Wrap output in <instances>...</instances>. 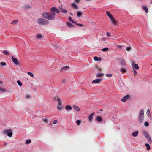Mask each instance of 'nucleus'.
<instances>
[{
	"label": "nucleus",
	"instance_id": "f257e3e1",
	"mask_svg": "<svg viewBox=\"0 0 152 152\" xmlns=\"http://www.w3.org/2000/svg\"><path fill=\"white\" fill-rule=\"evenodd\" d=\"M37 23L39 25H43L48 23V21L42 18H39L37 20Z\"/></svg>",
	"mask_w": 152,
	"mask_h": 152
},
{
	"label": "nucleus",
	"instance_id": "f03ea898",
	"mask_svg": "<svg viewBox=\"0 0 152 152\" xmlns=\"http://www.w3.org/2000/svg\"><path fill=\"white\" fill-rule=\"evenodd\" d=\"M144 111L142 109L141 110L139 113V121L140 123H142L144 120Z\"/></svg>",
	"mask_w": 152,
	"mask_h": 152
},
{
	"label": "nucleus",
	"instance_id": "7ed1b4c3",
	"mask_svg": "<svg viewBox=\"0 0 152 152\" xmlns=\"http://www.w3.org/2000/svg\"><path fill=\"white\" fill-rule=\"evenodd\" d=\"M56 13L53 12H49V15L48 20H53L55 19V16Z\"/></svg>",
	"mask_w": 152,
	"mask_h": 152
},
{
	"label": "nucleus",
	"instance_id": "20e7f679",
	"mask_svg": "<svg viewBox=\"0 0 152 152\" xmlns=\"http://www.w3.org/2000/svg\"><path fill=\"white\" fill-rule=\"evenodd\" d=\"M143 133L144 134L145 138L148 139L149 142L151 143H152V141L151 139V137L149 135L147 132L146 131H144L143 132Z\"/></svg>",
	"mask_w": 152,
	"mask_h": 152
},
{
	"label": "nucleus",
	"instance_id": "39448f33",
	"mask_svg": "<svg viewBox=\"0 0 152 152\" xmlns=\"http://www.w3.org/2000/svg\"><path fill=\"white\" fill-rule=\"evenodd\" d=\"M4 134H7V135L9 137L12 136L13 133L10 130H6L3 132Z\"/></svg>",
	"mask_w": 152,
	"mask_h": 152
},
{
	"label": "nucleus",
	"instance_id": "423d86ee",
	"mask_svg": "<svg viewBox=\"0 0 152 152\" xmlns=\"http://www.w3.org/2000/svg\"><path fill=\"white\" fill-rule=\"evenodd\" d=\"M120 64L122 66H126V64L125 62V61L123 58H121L119 60Z\"/></svg>",
	"mask_w": 152,
	"mask_h": 152
},
{
	"label": "nucleus",
	"instance_id": "0eeeda50",
	"mask_svg": "<svg viewBox=\"0 0 152 152\" xmlns=\"http://www.w3.org/2000/svg\"><path fill=\"white\" fill-rule=\"evenodd\" d=\"M11 58L13 62L15 65L20 64V63L18 62V60L16 58H14L13 56H11Z\"/></svg>",
	"mask_w": 152,
	"mask_h": 152
},
{
	"label": "nucleus",
	"instance_id": "6e6552de",
	"mask_svg": "<svg viewBox=\"0 0 152 152\" xmlns=\"http://www.w3.org/2000/svg\"><path fill=\"white\" fill-rule=\"evenodd\" d=\"M132 65L133 67V69L138 70L139 69L138 64H135L134 62H132Z\"/></svg>",
	"mask_w": 152,
	"mask_h": 152
},
{
	"label": "nucleus",
	"instance_id": "1a4fd4ad",
	"mask_svg": "<svg viewBox=\"0 0 152 152\" xmlns=\"http://www.w3.org/2000/svg\"><path fill=\"white\" fill-rule=\"evenodd\" d=\"M112 23V24H113V25L115 26H116L117 25V24L118 23V21L115 19L113 17L110 19Z\"/></svg>",
	"mask_w": 152,
	"mask_h": 152
},
{
	"label": "nucleus",
	"instance_id": "9d476101",
	"mask_svg": "<svg viewBox=\"0 0 152 152\" xmlns=\"http://www.w3.org/2000/svg\"><path fill=\"white\" fill-rule=\"evenodd\" d=\"M49 13L48 12H43L42 14V17L43 18L45 19H46L47 20L48 19V16L49 15Z\"/></svg>",
	"mask_w": 152,
	"mask_h": 152
},
{
	"label": "nucleus",
	"instance_id": "9b49d317",
	"mask_svg": "<svg viewBox=\"0 0 152 152\" xmlns=\"http://www.w3.org/2000/svg\"><path fill=\"white\" fill-rule=\"evenodd\" d=\"M71 6L73 9L76 10H78V7L75 3H71Z\"/></svg>",
	"mask_w": 152,
	"mask_h": 152
},
{
	"label": "nucleus",
	"instance_id": "f8f14e48",
	"mask_svg": "<svg viewBox=\"0 0 152 152\" xmlns=\"http://www.w3.org/2000/svg\"><path fill=\"white\" fill-rule=\"evenodd\" d=\"M102 80V79L101 78L96 79V80H93L92 81V83H99L101 82Z\"/></svg>",
	"mask_w": 152,
	"mask_h": 152
},
{
	"label": "nucleus",
	"instance_id": "ddd939ff",
	"mask_svg": "<svg viewBox=\"0 0 152 152\" xmlns=\"http://www.w3.org/2000/svg\"><path fill=\"white\" fill-rule=\"evenodd\" d=\"M51 10L53 11L56 12L57 13H59L60 12V10L58 9L55 7H53L50 9Z\"/></svg>",
	"mask_w": 152,
	"mask_h": 152
},
{
	"label": "nucleus",
	"instance_id": "4468645a",
	"mask_svg": "<svg viewBox=\"0 0 152 152\" xmlns=\"http://www.w3.org/2000/svg\"><path fill=\"white\" fill-rule=\"evenodd\" d=\"M106 12L107 15L109 17L110 20L113 17V15L111 14V13L109 11H107Z\"/></svg>",
	"mask_w": 152,
	"mask_h": 152
},
{
	"label": "nucleus",
	"instance_id": "2eb2a0df",
	"mask_svg": "<svg viewBox=\"0 0 152 152\" xmlns=\"http://www.w3.org/2000/svg\"><path fill=\"white\" fill-rule=\"evenodd\" d=\"M129 95H126L122 98L121 99V101L122 102H125L129 98Z\"/></svg>",
	"mask_w": 152,
	"mask_h": 152
},
{
	"label": "nucleus",
	"instance_id": "dca6fc26",
	"mask_svg": "<svg viewBox=\"0 0 152 152\" xmlns=\"http://www.w3.org/2000/svg\"><path fill=\"white\" fill-rule=\"evenodd\" d=\"M142 10H144L146 13H148V10L146 6L145 5H143L142 6Z\"/></svg>",
	"mask_w": 152,
	"mask_h": 152
},
{
	"label": "nucleus",
	"instance_id": "f3484780",
	"mask_svg": "<svg viewBox=\"0 0 152 152\" xmlns=\"http://www.w3.org/2000/svg\"><path fill=\"white\" fill-rule=\"evenodd\" d=\"M94 112L92 113L90 115H89L88 118L90 122H91L93 119V116L94 115Z\"/></svg>",
	"mask_w": 152,
	"mask_h": 152
},
{
	"label": "nucleus",
	"instance_id": "a211bd4d",
	"mask_svg": "<svg viewBox=\"0 0 152 152\" xmlns=\"http://www.w3.org/2000/svg\"><path fill=\"white\" fill-rule=\"evenodd\" d=\"M43 37V36L41 34H38L36 35V38L38 39H40Z\"/></svg>",
	"mask_w": 152,
	"mask_h": 152
},
{
	"label": "nucleus",
	"instance_id": "6ab92c4d",
	"mask_svg": "<svg viewBox=\"0 0 152 152\" xmlns=\"http://www.w3.org/2000/svg\"><path fill=\"white\" fill-rule=\"evenodd\" d=\"M57 108L58 111L61 110L63 109L62 104L58 105L57 107Z\"/></svg>",
	"mask_w": 152,
	"mask_h": 152
},
{
	"label": "nucleus",
	"instance_id": "aec40b11",
	"mask_svg": "<svg viewBox=\"0 0 152 152\" xmlns=\"http://www.w3.org/2000/svg\"><path fill=\"white\" fill-rule=\"evenodd\" d=\"M65 109L67 111H69V110H71L72 109V107L70 105H67L65 107Z\"/></svg>",
	"mask_w": 152,
	"mask_h": 152
},
{
	"label": "nucleus",
	"instance_id": "412c9836",
	"mask_svg": "<svg viewBox=\"0 0 152 152\" xmlns=\"http://www.w3.org/2000/svg\"><path fill=\"white\" fill-rule=\"evenodd\" d=\"M138 131H135L132 133V135L134 137H136L138 135Z\"/></svg>",
	"mask_w": 152,
	"mask_h": 152
},
{
	"label": "nucleus",
	"instance_id": "4be33fe9",
	"mask_svg": "<svg viewBox=\"0 0 152 152\" xmlns=\"http://www.w3.org/2000/svg\"><path fill=\"white\" fill-rule=\"evenodd\" d=\"M69 67L68 66H66L64 67H63L61 69L60 71H62L63 70H66L69 69Z\"/></svg>",
	"mask_w": 152,
	"mask_h": 152
},
{
	"label": "nucleus",
	"instance_id": "5701e85b",
	"mask_svg": "<svg viewBox=\"0 0 152 152\" xmlns=\"http://www.w3.org/2000/svg\"><path fill=\"white\" fill-rule=\"evenodd\" d=\"M104 75L103 73H98L96 74V76L97 77H102Z\"/></svg>",
	"mask_w": 152,
	"mask_h": 152
},
{
	"label": "nucleus",
	"instance_id": "b1692460",
	"mask_svg": "<svg viewBox=\"0 0 152 152\" xmlns=\"http://www.w3.org/2000/svg\"><path fill=\"white\" fill-rule=\"evenodd\" d=\"M82 12L80 11H78L77 12V16L78 17H80L82 16Z\"/></svg>",
	"mask_w": 152,
	"mask_h": 152
},
{
	"label": "nucleus",
	"instance_id": "393cba45",
	"mask_svg": "<svg viewBox=\"0 0 152 152\" xmlns=\"http://www.w3.org/2000/svg\"><path fill=\"white\" fill-rule=\"evenodd\" d=\"M57 100L58 102V105L62 104L61 100L60 98L58 97L57 99Z\"/></svg>",
	"mask_w": 152,
	"mask_h": 152
},
{
	"label": "nucleus",
	"instance_id": "a878e982",
	"mask_svg": "<svg viewBox=\"0 0 152 152\" xmlns=\"http://www.w3.org/2000/svg\"><path fill=\"white\" fill-rule=\"evenodd\" d=\"M94 59L95 61H100L102 59L101 58H98L96 56H95L94 58Z\"/></svg>",
	"mask_w": 152,
	"mask_h": 152
},
{
	"label": "nucleus",
	"instance_id": "bb28decb",
	"mask_svg": "<svg viewBox=\"0 0 152 152\" xmlns=\"http://www.w3.org/2000/svg\"><path fill=\"white\" fill-rule=\"evenodd\" d=\"M74 109L77 112H78L80 110V109L79 107L76 105H74L73 106Z\"/></svg>",
	"mask_w": 152,
	"mask_h": 152
},
{
	"label": "nucleus",
	"instance_id": "cd10ccee",
	"mask_svg": "<svg viewBox=\"0 0 152 152\" xmlns=\"http://www.w3.org/2000/svg\"><path fill=\"white\" fill-rule=\"evenodd\" d=\"M96 120L99 122H101L102 121V118L100 116H99L96 118Z\"/></svg>",
	"mask_w": 152,
	"mask_h": 152
},
{
	"label": "nucleus",
	"instance_id": "c85d7f7f",
	"mask_svg": "<svg viewBox=\"0 0 152 152\" xmlns=\"http://www.w3.org/2000/svg\"><path fill=\"white\" fill-rule=\"evenodd\" d=\"M18 20H14L11 23V24L14 25H16L18 23Z\"/></svg>",
	"mask_w": 152,
	"mask_h": 152
},
{
	"label": "nucleus",
	"instance_id": "c756f323",
	"mask_svg": "<svg viewBox=\"0 0 152 152\" xmlns=\"http://www.w3.org/2000/svg\"><path fill=\"white\" fill-rule=\"evenodd\" d=\"M67 25L69 27H72L73 26V25L69 22H67L66 23Z\"/></svg>",
	"mask_w": 152,
	"mask_h": 152
},
{
	"label": "nucleus",
	"instance_id": "7c9ffc66",
	"mask_svg": "<svg viewBox=\"0 0 152 152\" xmlns=\"http://www.w3.org/2000/svg\"><path fill=\"white\" fill-rule=\"evenodd\" d=\"M145 146L146 147L147 150H150L151 148L149 145L148 143L145 144Z\"/></svg>",
	"mask_w": 152,
	"mask_h": 152
},
{
	"label": "nucleus",
	"instance_id": "2f4dec72",
	"mask_svg": "<svg viewBox=\"0 0 152 152\" xmlns=\"http://www.w3.org/2000/svg\"><path fill=\"white\" fill-rule=\"evenodd\" d=\"M3 53L4 54L7 55H9L10 54L9 52L8 51L5 50H3Z\"/></svg>",
	"mask_w": 152,
	"mask_h": 152
},
{
	"label": "nucleus",
	"instance_id": "473e14b6",
	"mask_svg": "<svg viewBox=\"0 0 152 152\" xmlns=\"http://www.w3.org/2000/svg\"><path fill=\"white\" fill-rule=\"evenodd\" d=\"M0 64L1 66H4L6 65V63L5 62H1Z\"/></svg>",
	"mask_w": 152,
	"mask_h": 152
},
{
	"label": "nucleus",
	"instance_id": "72a5a7b5",
	"mask_svg": "<svg viewBox=\"0 0 152 152\" xmlns=\"http://www.w3.org/2000/svg\"><path fill=\"white\" fill-rule=\"evenodd\" d=\"M147 114L149 116V117H151V114L149 109H148L147 111Z\"/></svg>",
	"mask_w": 152,
	"mask_h": 152
},
{
	"label": "nucleus",
	"instance_id": "f704fd0d",
	"mask_svg": "<svg viewBox=\"0 0 152 152\" xmlns=\"http://www.w3.org/2000/svg\"><path fill=\"white\" fill-rule=\"evenodd\" d=\"M27 74L29 75L30 76H31L32 77H34V75L33 74L30 72H28L27 73Z\"/></svg>",
	"mask_w": 152,
	"mask_h": 152
},
{
	"label": "nucleus",
	"instance_id": "c9c22d12",
	"mask_svg": "<svg viewBox=\"0 0 152 152\" xmlns=\"http://www.w3.org/2000/svg\"><path fill=\"white\" fill-rule=\"evenodd\" d=\"M131 46L127 47L126 48V50L127 51H130L131 49Z\"/></svg>",
	"mask_w": 152,
	"mask_h": 152
},
{
	"label": "nucleus",
	"instance_id": "e433bc0d",
	"mask_svg": "<svg viewBox=\"0 0 152 152\" xmlns=\"http://www.w3.org/2000/svg\"><path fill=\"white\" fill-rule=\"evenodd\" d=\"M108 50L109 48H103L102 49V50L104 52L107 51Z\"/></svg>",
	"mask_w": 152,
	"mask_h": 152
},
{
	"label": "nucleus",
	"instance_id": "4c0bfd02",
	"mask_svg": "<svg viewBox=\"0 0 152 152\" xmlns=\"http://www.w3.org/2000/svg\"><path fill=\"white\" fill-rule=\"evenodd\" d=\"M6 91V90L4 88L0 87V91L1 92H5Z\"/></svg>",
	"mask_w": 152,
	"mask_h": 152
},
{
	"label": "nucleus",
	"instance_id": "58836bf2",
	"mask_svg": "<svg viewBox=\"0 0 152 152\" xmlns=\"http://www.w3.org/2000/svg\"><path fill=\"white\" fill-rule=\"evenodd\" d=\"M31 140L29 139L26 140V144H28L31 143Z\"/></svg>",
	"mask_w": 152,
	"mask_h": 152
},
{
	"label": "nucleus",
	"instance_id": "ea45409f",
	"mask_svg": "<svg viewBox=\"0 0 152 152\" xmlns=\"http://www.w3.org/2000/svg\"><path fill=\"white\" fill-rule=\"evenodd\" d=\"M17 83L20 86H22V83L20 81L18 80L17 81Z\"/></svg>",
	"mask_w": 152,
	"mask_h": 152
},
{
	"label": "nucleus",
	"instance_id": "a19ab883",
	"mask_svg": "<svg viewBox=\"0 0 152 152\" xmlns=\"http://www.w3.org/2000/svg\"><path fill=\"white\" fill-rule=\"evenodd\" d=\"M144 125L146 127H148L149 125V123L147 121L145 122L144 123Z\"/></svg>",
	"mask_w": 152,
	"mask_h": 152
},
{
	"label": "nucleus",
	"instance_id": "79ce46f5",
	"mask_svg": "<svg viewBox=\"0 0 152 152\" xmlns=\"http://www.w3.org/2000/svg\"><path fill=\"white\" fill-rule=\"evenodd\" d=\"M106 76L108 77H110L112 76V75L111 74H107Z\"/></svg>",
	"mask_w": 152,
	"mask_h": 152
},
{
	"label": "nucleus",
	"instance_id": "37998d69",
	"mask_svg": "<svg viewBox=\"0 0 152 152\" xmlns=\"http://www.w3.org/2000/svg\"><path fill=\"white\" fill-rule=\"evenodd\" d=\"M31 8V7L29 5H26L25 6V8L27 9Z\"/></svg>",
	"mask_w": 152,
	"mask_h": 152
},
{
	"label": "nucleus",
	"instance_id": "c03bdc74",
	"mask_svg": "<svg viewBox=\"0 0 152 152\" xmlns=\"http://www.w3.org/2000/svg\"><path fill=\"white\" fill-rule=\"evenodd\" d=\"M68 19L71 22H74V21L73 20H72V18L70 16H69L68 17Z\"/></svg>",
	"mask_w": 152,
	"mask_h": 152
},
{
	"label": "nucleus",
	"instance_id": "a18cd8bd",
	"mask_svg": "<svg viewBox=\"0 0 152 152\" xmlns=\"http://www.w3.org/2000/svg\"><path fill=\"white\" fill-rule=\"evenodd\" d=\"M120 71L124 73L126 72V70L124 68H121L120 69Z\"/></svg>",
	"mask_w": 152,
	"mask_h": 152
},
{
	"label": "nucleus",
	"instance_id": "49530a36",
	"mask_svg": "<svg viewBox=\"0 0 152 152\" xmlns=\"http://www.w3.org/2000/svg\"><path fill=\"white\" fill-rule=\"evenodd\" d=\"M62 12L64 13V14H66V13L67 12V11L65 9H63L62 11H61Z\"/></svg>",
	"mask_w": 152,
	"mask_h": 152
},
{
	"label": "nucleus",
	"instance_id": "de8ad7c7",
	"mask_svg": "<svg viewBox=\"0 0 152 152\" xmlns=\"http://www.w3.org/2000/svg\"><path fill=\"white\" fill-rule=\"evenodd\" d=\"M58 121L57 120H55L53 121V124H56L58 123Z\"/></svg>",
	"mask_w": 152,
	"mask_h": 152
},
{
	"label": "nucleus",
	"instance_id": "09e8293b",
	"mask_svg": "<svg viewBox=\"0 0 152 152\" xmlns=\"http://www.w3.org/2000/svg\"><path fill=\"white\" fill-rule=\"evenodd\" d=\"M42 120L45 122V123H47L48 122V119L46 118H44V119H43Z\"/></svg>",
	"mask_w": 152,
	"mask_h": 152
},
{
	"label": "nucleus",
	"instance_id": "8fccbe9b",
	"mask_svg": "<svg viewBox=\"0 0 152 152\" xmlns=\"http://www.w3.org/2000/svg\"><path fill=\"white\" fill-rule=\"evenodd\" d=\"M76 123H77V124L78 125H80V121L79 120H77L76 121Z\"/></svg>",
	"mask_w": 152,
	"mask_h": 152
},
{
	"label": "nucleus",
	"instance_id": "3c124183",
	"mask_svg": "<svg viewBox=\"0 0 152 152\" xmlns=\"http://www.w3.org/2000/svg\"><path fill=\"white\" fill-rule=\"evenodd\" d=\"M106 40V38L104 37L102 38L101 40L103 41H105Z\"/></svg>",
	"mask_w": 152,
	"mask_h": 152
},
{
	"label": "nucleus",
	"instance_id": "603ef678",
	"mask_svg": "<svg viewBox=\"0 0 152 152\" xmlns=\"http://www.w3.org/2000/svg\"><path fill=\"white\" fill-rule=\"evenodd\" d=\"M74 1L75 2L77 3H79L80 2V0H74Z\"/></svg>",
	"mask_w": 152,
	"mask_h": 152
},
{
	"label": "nucleus",
	"instance_id": "864d4df0",
	"mask_svg": "<svg viewBox=\"0 0 152 152\" xmlns=\"http://www.w3.org/2000/svg\"><path fill=\"white\" fill-rule=\"evenodd\" d=\"M107 36L108 37H109L110 36V33H109V32H107Z\"/></svg>",
	"mask_w": 152,
	"mask_h": 152
},
{
	"label": "nucleus",
	"instance_id": "5fc2aeb1",
	"mask_svg": "<svg viewBox=\"0 0 152 152\" xmlns=\"http://www.w3.org/2000/svg\"><path fill=\"white\" fill-rule=\"evenodd\" d=\"M77 25L79 26H80V27H82L83 26V25L82 24L78 23V24H77Z\"/></svg>",
	"mask_w": 152,
	"mask_h": 152
},
{
	"label": "nucleus",
	"instance_id": "6e6d98bb",
	"mask_svg": "<svg viewBox=\"0 0 152 152\" xmlns=\"http://www.w3.org/2000/svg\"><path fill=\"white\" fill-rule=\"evenodd\" d=\"M134 73V75H135L137 74V71L134 69H133Z\"/></svg>",
	"mask_w": 152,
	"mask_h": 152
},
{
	"label": "nucleus",
	"instance_id": "4d7b16f0",
	"mask_svg": "<svg viewBox=\"0 0 152 152\" xmlns=\"http://www.w3.org/2000/svg\"><path fill=\"white\" fill-rule=\"evenodd\" d=\"M26 98H27V99H28V98H30V96L28 95H26Z\"/></svg>",
	"mask_w": 152,
	"mask_h": 152
},
{
	"label": "nucleus",
	"instance_id": "13d9d810",
	"mask_svg": "<svg viewBox=\"0 0 152 152\" xmlns=\"http://www.w3.org/2000/svg\"><path fill=\"white\" fill-rule=\"evenodd\" d=\"M62 82H63V83H65L66 82V80H65L64 79H63L62 80Z\"/></svg>",
	"mask_w": 152,
	"mask_h": 152
},
{
	"label": "nucleus",
	"instance_id": "bf43d9fd",
	"mask_svg": "<svg viewBox=\"0 0 152 152\" xmlns=\"http://www.w3.org/2000/svg\"><path fill=\"white\" fill-rule=\"evenodd\" d=\"M121 48V46L120 45H118V48Z\"/></svg>",
	"mask_w": 152,
	"mask_h": 152
},
{
	"label": "nucleus",
	"instance_id": "052dcab7",
	"mask_svg": "<svg viewBox=\"0 0 152 152\" xmlns=\"http://www.w3.org/2000/svg\"><path fill=\"white\" fill-rule=\"evenodd\" d=\"M72 23H75V24L76 25H77V24H78V23H76V21H75V22H74H74H72Z\"/></svg>",
	"mask_w": 152,
	"mask_h": 152
},
{
	"label": "nucleus",
	"instance_id": "680f3d73",
	"mask_svg": "<svg viewBox=\"0 0 152 152\" xmlns=\"http://www.w3.org/2000/svg\"><path fill=\"white\" fill-rule=\"evenodd\" d=\"M3 83V82L0 80V84H2Z\"/></svg>",
	"mask_w": 152,
	"mask_h": 152
},
{
	"label": "nucleus",
	"instance_id": "e2e57ef3",
	"mask_svg": "<svg viewBox=\"0 0 152 152\" xmlns=\"http://www.w3.org/2000/svg\"><path fill=\"white\" fill-rule=\"evenodd\" d=\"M59 9H60L61 10V11L63 9L61 7H59Z\"/></svg>",
	"mask_w": 152,
	"mask_h": 152
},
{
	"label": "nucleus",
	"instance_id": "0e129e2a",
	"mask_svg": "<svg viewBox=\"0 0 152 152\" xmlns=\"http://www.w3.org/2000/svg\"><path fill=\"white\" fill-rule=\"evenodd\" d=\"M7 142H5V143H4V145H7Z\"/></svg>",
	"mask_w": 152,
	"mask_h": 152
},
{
	"label": "nucleus",
	"instance_id": "69168bd1",
	"mask_svg": "<svg viewBox=\"0 0 152 152\" xmlns=\"http://www.w3.org/2000/svg\"><path fill=\"white\" fill-rule=\"evenodd\" d=\"M70 14H71V15H72V14L71 13Z\"/></svg>",
	"mask_w": 152,
	"mask_h": 152
},
{
	"label": "nucleus",
	"instance_id": "338daca9",
	"mask_svg": "<svg viewBox=\"0 0 152 152\" xmlns=\"http://www.w3.org/2000/svg\"><path fill=\"white\" fill-rule=\"evenodd\" d=\"M151 3H152V0H151Z\"/></svg>",
	"mask_w": 152,
	"mask_h": 152
},
{
	"label": "nucleus",
	"instance_id": "774afa93",
	"mask_svg": "<svg viewBox=\"0 0 152 152\" xmlns=\"http://www.w3.org/2000/svg\"><path fill=\"white\" fill-rule=\"evenodd\" d=\"M100 111H102V110H100Z\"/></svg>",
	"mask_w": 152,
	"mask_h": 152
}]
</instances>
